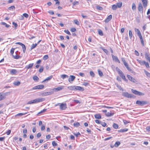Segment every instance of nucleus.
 Returning <instances> with one entry per match:
<instances>
[{"mask_svg":"<svg viewBox=\"0 0 150 150\" xmlns=\"http://www.w3.org/2000/svg\"><path fill=\"white\" fill-rule=\"evenodd\" d=\"M83 85L84 86H87L88 85H89V83H86V82H84L83 83Z\"/></svg>","mask_w":150,"mask_h":150,"instance_id":"53","label":"nucleus"},{"mask_svg":"<svg viewBox=\"0 0 150 150\" xmlns=\"http://www.w3.org/2000/svg\"><path fill=\"white\" fill-rule=\"evenodd\" d=\"M45 100L44 98H38L34 100H30L28 101L27 103L28 104H35L44 101Z\"/></svg>","mask_w":150,"mask_h":150,"instance_id":"1","label":"nucleus"},{"mask_svg":"<svg viewBox=\"0 0 150 150\" xmlns=\"http://www.w3.org/2000/svg\"><path fill=\"white\" fill-rule=\"evenodd\" d=\"M125 67L128 71H131L132 70V69H131L129 67L128 64L127 65V66H126Z\"/></svg>","mask_w":150,"mask_h":150,"instance_id":"60","label":"nucleus"},{"mask_svg":"<svg viewBox=\"0 0 150 150\" xmlns=\"http://www.w3.org/2000/svg\"><path fill=\"white\" fill-rule=\"evenodd\" d=\"M74 126L76 127H78L80 125V123L78 122H76L74 123Z\"/></svg>","mask_w":150,"mask_h":150,"instance_id":"29","label":"nucleus"},{"mask_svg":"<svg viewBox=\"0 0 150 150\" xmlns=\"http://www.w3.org/2000/svg\"><path fill=\"white\" fill-rule=\"evenodd\" d=\"M134 30L136 33L137 34L139 38H142L141 33L139 29L135 28Z\"/></svg>","mask_w":150,"mask_h":150,"instance_id":"10","label":"nucleus"},{"mask_svg":"<svg viewBox=\"0 0 150 150\" xmlns=\"http://www.w3.org/2000/svg\"><path fill=\"white\" fill-rule=\"evenodd\" d=\"M140 39L142 45L143 46H144V43L146 42L145 40L144 39V38H140Z\"/></svg>","mask_w":150,"mask_h":150,"instance_id":"21","label":"nucleus"},{"mask_svg":"<svg viewBox=\"0 0 150 150\" xmlns=\"http://www.w3.org/2000/svg\"><path fill=\"white\" fill-rule=\"evenodd\" d=\"M114 113H111L110 112H108L106 113V115L108 117H110L112 116L113 115Z\"/></svg>","mask_w":150,"mask_h":150,"instance_id":"27","label":"nucleus"},{"mask_svg":"<svg viewBox=\"0 0 150 150\" xmlns=\"http://www.w3.org/2000/svg\"><path fill=\"white\" fill-rule=\"evenodd\" d=\"M139 11L140 12L142 13L143 12V8L141 3H139L138 7Z\"/></svg>","mask_w":150,"mask_h":150,"instance_id":"11","label":"nucleus"},{"mask_svg":"<svg viewBox=\"0 0 150 150\" xmlns=\"http://www.w3.org/2000/svg\"><path fill=\"white\" fill-rule=\"evenodd\" d=\"M64 31L66 33H67L68 34H69V35L70 34V33L69 31L68 30H64Z\"/></svg>","mask_w":150,"mask_h":150,"instance_id":"61","label":"nucleus"},{"mask_svg":"<svg viewBox=\"0 0 150 150\" xmlns=\"http://www.w3.org/2000/svg\"><path fill=\"white\" fill-rule=\"evenodd\" d=\"M127 76L128 79L131 81L133 83H135L137 82V81L134 78L132 77L129 75L127 74Z\"/></svg>","mask_w":150,"mask_h":150,"instance_id":"7","label":"nucleus"},{"mask_svg":"<svg viewBox=\"0 0 150 150\" xmlns=\"http://www.w3.org/2000/svg\"><path fill=\"white\" fill-rule=\"evenodd\" d=\"M143 3V6L144 7H146L147 6V0H142Z\"/></svg>","mask_w":150,"mask_h":150,"instance_id":"20","label":"nucleus"},{"mask_svg":"<svg viewBox=\"0 0 150 150\" xmlns=\"http://www.w3.org/2000/svg\"><path fill=\"white\" fill-rule=\"evenodd\" d=\"M26 113H18L17 114H16L15 116H21L22 115H25Z\"/></svg>","mask_w":150,"mask_h":150,"instance_id":"38","label":"nucleus"},{"mask_svg":"<svg viewBox=\"0 0 150 150\" xmlns=\"http://www.w3.org/2000/svg\"><path fill=\"white\" fill-rule=\"evenodd\" d=\"M75 86H71L68 87V88L71 90H75Z\"/></svg>","mask_w":150,"mask_h":150,"instance_id":"31","label":"nucleus"},{"mask_svg":"<svg viewBox=\"0 0 150 150\" xmlns=\"http://www.w3.org/2000/svg\"><path fill=\"white\" fill-rule=\"evenodd\" d=\"M113 127L116 129H117L118 127V125L116 123H114L113 125Z\"/></svg>","mask_w":150,"mask_h":150,"instance_id":"40","label":"nucleus"},{"mask_svg":"<svg viewBox=\"0 0 150 150\" xmlns=\"http://www.w3.org/2000/svg\"><path fill=\"white\" fill-rule=\"evenodd\" d=\"M44 68L42 66L40 67L39 69V72L40 73H42L43 70Z\"/></svg>","mask_w":150,"mask_h":150,"instance_id":"44","label":"nucleus"},{"mask_svg":"<svg viewBox=\"0 0 150 150\" xmlns=\"http://www.w3.org/2000/svg\"><path fill=\"white\" fill-rule=\"evenodd\" d=\"M123 122H124V123L125 124V125H126L127 124V123H128L129 122L127 121V120H123Z\"/></svg>","mask_w":150,"mask_h":150,"instance_id":"63","label":"nucleus"},{"mask_svg":"<svg viewBox=\"0 0 150 150\" xmlns=\"http://www.w3.org/2000/svg\"><path fill=\"white\" fill-rule=\"evenodd\" d=\"M47 110V109H43L40 112H39L38 113V114H39L40 113H42L45 112Z\"/></svg>","mask_w":150,"mask_h":150,"instance_id":"47","label":"nucleus"},{"mask_svg":"<svg viewBox=\"0 0 150 150\" xmlns=\"http://www.w3.org/2000/svg\"><path fill=\"white\" fill-rule=\"evenodd\" d=\"M41 136V134L40 133H39L37 134V137L38 138H39Z\"/></svg>","mask_w":150,"mask_h":150,"instance_id":"64","label":"nucleus"},{"mask_svg":"<svg viewBox=\"0 0 150 150\" xmlns=\"http://www.w3.org/2000/svg\"><path fill=\"white\" fill-rule=\"evenodd\" d=\"M98 74L100 76H103V72L100 70H98Z\"/></svg>","mask_w":150,"mask_h":150,"instance_id":"36","label":"nucleus"},{"mask_svg":"<svg viewBox=\"0 0 150 150\" xmlns=\"http://www.w3.org/2000/svg\"><path fill=\"white\" fill-rule=\"evenodd\" d=\"M13 84L14 85L16 86H18L20 85L21 84V82L20 81H14Z\"/></svg>","mask_w":150,"mask_h":150,"instance_id":"24","label":"nucleus"},{"mask_svg":"<svg viewBox=\"0 0 150 150\" xmlns=\"http://www.w3.org/2000/svg\"><path fill=\"white\" fill-rule=\"evenodd\" d=\"M127 130H128V129H127L125 128L124 129H121L120 130V132H124L127 131Z\"/></svg>","mask_w":150,"mask_h":150,"instance_id":"46","label":"nucleus"},{"mask_svg":"<svg viewBox=\"0 0 150 150\" xmlns=\"http://www.w3.org/2000/svg\"><path fill=\"white\" fill-rule=\"evenodd\" d=\"M100 124H101L104 127L106 125V123L105 122H101V123Z\"/></svg>","mask_w":150,"mask_h":150,"instance_id":"62","label":"nucleus"},{"mask_svg":"<svg viewBox=\"0 0 150 150\" xmlns=\"http://www.w3.org/2000/svg\"><path fill=\"white\" fill-rule=\"evenodd\" d=\"M74 22L75 23L78 25H79V22L77 21L76 20H75L74 21Z\"/></svg>","mask_w":150,"mask_h":150,"instance_id":"52","label":"nucleus"},{"mask_svg":"<svg viewBox=\"0 0 150 150\" xmlns=\"http://www.w3.org/2000/svg\"><path fill=\"white\" fill-rule=\"evenodd\" d=\"M98 32L99 35L102 36L103 35V33L102 31L100 29H98Z\"/></svg>","mask_w":150,"mask_h":150,"instance_id":"37","label":"nucleus"},{"mask_svg":"<svg viewBox=\"0 0 150 150\" xmlns=\"http://www.w3.org/2000/svg\"><path fill=\"white\" fill-rule=\"evenodd\" d=\"M121 60H122V61L123 63L124 64V65L125 66V67L126 66H127V65L128 64L126 62V61L125 60L124 58H122Z\"/></svg>","mask_w":150,"mask_h":150,"instance_id":"26","label":"nucleus"},{"mask_svg":"<svg viewBox=\"0 0 150 150\" xmlns=\"http://www.w3.org/2000/svg\"><path fill=\"white\" fill-rule=\"evenodd\" d=\"M115 5H116L117 8H120L122 6V3L121 2L118 3H116V4Z\"/></svg>","mask_w":150,"mask_h":150,"instance_id":"25","label":"nucleus"},{"mask_svg":"<svg viewBox=\"0 0 150 150\" xmlns=\"http://www.w3.org/2000/svg\"><path fill=\"white\" fill-rule=\"evenodd\" d=\"M33 79L35 81H38L39 79L38 77L36 76H34L33 77Z\"/></svg>","mask_w":150,"mask_h":150,"instance_id":"35","label":"nucleus"},{"mask_svg":"<svg viewBox=\"0 0 150 150\" xmlns=\"http://www.w3.org/2000/svg\"><path fill=\"white\" fill-rule=\"evenodd\" d=\"M48 58V56L47 55H46L44 56L43 57V59L44 60H46Z\"/></svg>","mask_w":150,"mask_h":150,"instance_id":"48","label":"nucleus"},{"mask_svg":"<svg viewBox=\"0 0 150 150\" xmlns=\"http://www.w3.org/2000/svg\"><path fill=\"white\" fill-rule=\"evenodd\" d=\"M70 30L71 32H75L76 30L75 28H71Z\"/></svg>","mask_w":150,"mask_h":150,"instance_id":"54","label":"nucleus"},{"mask_svg":"<svg viewBox=\"0 0 150 150\" xmlns=\"http://www.w3.org/2000/svg\"><path fill=\"white\" fill-rule=\"evenodd\" d=\"M129 36L130 38H132V32L131 30H129Z\"/></svg>","mask_w":150,"mask_h":150,"instance_id":"51","label":"nucleus"},{"mask_svg":"<svg viewBox=\"0 0 150 150\" xmlns=\"http://www.w3.org/2000/svg\"><path fill=\"white\" fill-rule=\"evenodd\" d=\"M136 103L139 106H143L144 105L148 104V102L146 101H141L138 100L136 101Z\"/></svg>","mask_w":150,"mask_h":150,"instance_id":"3","label":"nucleus"},{"mask_svg":"<svg viewBox=\"0 0 150 150\" xmlns=\"http://www.w3.org/2000/svg\"><path fill=\"white\" fill-rule=\"evenodd\" d=\"M145 61H142L141 60H139V62L140 63L141 65L144 64L145 63Z\"/></svg>","mask_w":150,"mask_h":150,"instance_id":"57","label":"nucleus"},{"mask_svg":"<svg viewBox=\"0 0 150 150\" xmlns=\"http://www.w3.org/2000/svg\"><path fill=\"white\" fill-rule=\"evenodd\" d=\"M37 45L36 43L32 44L31 46L30 50H32L35 48Z\"/></svg>","mask_w":150,"mask_h":150,"instance_id":"28","label":"nucleus"},{"mask_svg":"<svg viewBox=\"0 0 150 150\" xmlns=\"http://www.w3.org/2000/svg\"><path fill=\"white\" fill-rule=\"evenodd\" d=\"M10 73L12 74H14L17 73V71L16 69H13L10 71Z\"/></svg>","mask_w":150,"mask_h":150,"instance_id":"22","label":"nucleus"},{"mask_svg":"<svg viewBox=\"0 0 150 150\" xmlns=\"http://www.w3.org/2000/svg\"><path fill=\"white\" fill-rule=\"evenodd\" d=\"M117 7L115 4H114L112 5V9L113 10H115L117 9Z\"/></svg>","mask_w":150,"mask_h":150,"instance_id":"39","label":"nucleus"},{"mask_svg":"<svg viewBox=\"0 0 150 150\" xmlns=\"http://www.w3.org/2000/svg\"><path fill=\"white\" fill-rule=\"evenodd\" d=\"M15 7L14 6H12L8 8V9L10 10H13L15 9Z\"/></svg>","mask_w":150,"mask_h":150,"instance_id":"50","label":"nucleus"},{"mask_svg":"<svg viewBox=\"0 0 150 150\" xmlns=\"http://www.w3.org/2000/svg\"><path fill=\"white\" fill-rule=\"evenodd\" d=\"M112 56L113 60L116 62H118L119 63H120V61L117 56H115L112 54Z\"/></svg>","mask_w":150,"mask_h":150,"instance_id":"12","label":"nucleus"},{"mask_svg":"<svg viewBox=\"0 0 150 150\" xmlns=\"http://www.w3.org/2000/svg\"><path fill=\"white\" fill-rule=\"evenodd\" d=\"M60 109L61 110H65L67 108V105L66 103H61L60 105Z\"/></svg>","mask_w":150,"mask_h":150,"instance_id":"9","label":"nucleus"},{"mask_svg":"<svg viewBox=\"0 0 150 150\" xmlns=\"http://www.w3.org/2000/svg\"><path fill=\"white\" fill-rule=\"evenodd\" d=\"M132 8L133 11L135 10L136 9V6L134 3H133L132 4Z\"/></svg>","mask_w":150,"mask_h":150,"instance_id":"34","label":"nucleus"},{"mask_svg":"<svg viewBox=\"0 0 150 150\" xmlns=\"http://www.w3.org/2000/svg\"><path fill=\"white\" fill-rule=\"evenodd\" d=\"M11 130H8L6 132V134H7V135H9L10 133H11Z\"/></svg>","mask_w":150,"mask_h":150,"instance_id":"56","label":"nucleus"},{"mask_svg":"<svg viewBox=\"0 0 150 150\" xmlns=\"http://www.w3.org/2000/svg\"><path fill=\"white\" fill-rule=\"evenodd\" d=\"M52 77V76H49V77H47L46 79H45L44 81H43L42 82V83L46 81H48L50 80Z\"/></svg>","mask_w":150,"mask_h":150,"instance_id":"23","label":"nucleus"},{"mask_svg":"<svg viewBox=\"0 0 150 150\" xmlns=\"http://www.w3.org/2000/svg\"><path fill=\"white\" fill-rule=\"evenodd\" d=\"M145 57L146 59L148 60L149 61V62L150 63V55L148 53H146L145 54Z\"/></svg>","mask_w":150,"mask_h":150,"instance_id":"18","label":"nucleus"},{"mask_svg":"<svg viewBox=\"0 0 150 150\" xmlns=\"http://www.w3.org/2000/svg\"><path fill=\"white\" fill-rule=\"evenodd\" d=\"M22 47V48L23 49V52L25 53V50L26 49V47L25 45L23 44L21 46Z\"/></svg>","mask_w":150,"mask_h":150,"instance_id":"32","label":"nucleus"},{"mask_svg":"<svg viewBox=\"0 0 150 150\" xmlns=\"http://www.w3.org/2000/svg\"><path fill=\"white\" fill-rule=\"evenodd\" d=\"M95 122L96 123L98 124H100L101 123V122L98 120H96Z\"/></svg>","mask_w":150,"mask_h":150,"instance_id":"58","label":"nucleus"},{"mask_svg":"<svg viewBox=\"0 0 150 150\" xmlns=\"http://www.w3.org/2000/svg\"><path fill=\"white\" fill-rule=\"evenodd\" d=\"M122 96L128 98H132L134 97V96L132 94H129L127 92H124L122 93Z\"/></svg>","mask_w":150,"mask_h":150,"instance_id":"5","label":"nucleus"},{"mask_svg":"<svg viewBox=\"0 0 150 150\" xmlns=\"http://www.w3.org/2000/svg\"><path fill=\"white\" fill-rule=\"evenodd\" d=\"M144 72L146 75L148 77H150V73L146 71H145Z\"/></svg>","mask_w":150,"mask_h":150,"instance_id":"43","label":"nucleus"},{"mask_svg":"<svg viewBox=\"0 0 150 150\" xmlns=\"http://www.w3.org/2000/svg\"><path fill=\"white\" fill-rule=\"evenodd\" d=\"M53 93V91H52L50 92H45L43 93V95L44 96H47V95L52 94Z\"/></svg>","mask_w":150,"mask_h":150,"instance_id":"17","label":"nucleus"},{"mask_svg":"<svg viewBox=\"0 0 150 150\" xmlns=\"http://www.w3.org/2000/svg\"><path fill=\"white\" fill-rule=\"evenodd\" d=\"M52 145L53 146H56L57 145V144L55 141H52Z\"/></svg>","mask_w":150,"mask_h":150,"instance_id":"49","label":"nucleus"},{"mask_svg":"<svg viewBox=\"0 0 150 150\" xmlns=\"http://www.w3.org/2000/svg\"><path fill=\"white\" fill-rule=\"evenodd\" d=\"M96 8L99 10H102L103 9V8L99 6L98 5H97L96 6Z\"/></svg>","mask_w":150,"mask_h":150,"instance_id":"41","label":"nucleus"},{"mask_svg":"<svg viewBox=\"0 0 150 150\" xmlns=\"http://www.w3.org/2000/svg\"><path fill=\"white\" fill-rule=\"evenodd\" d=\"M64 88V87L63 86L58 87L57 88H53L51 90L53 91V93L54 92H57L58 91H60Z\"/></svg>","mask_w":150,"mask_h":150,"instance_id":"6","label":"nucleus"},{"mask_svg":"<svg viewBox=\"0 0 150 150\" xmlns=\"http://www.w3.org/2000/svg\"><path fill=\"white\" fill-rule=\"evenodd\" d=\"M132 92L134 94L139 96H144V94L141 92L136 91L133 89H131Z\"/></svg>","mask_w":150,"mask_h":150,"instance_id":"4","label":"nucleus"},{"mask_svg":"<svg viewBox=\"0 0 150 150\" xmlns=\"http://www.w3.org/2000/svg\"><path fill=\"white\" fill-rule=\"evenodd\" d=\"M100 48L102 50H103V51L105 53H106V54H107L108 53V51L107 50H106V49H104L103 47H100Z\"/></svg>","mask_w":150,"mask_h":150,"instance_id":"45","label":"nucleus"},{"mask_svg":"<svg viewBox=\"0 0 150 150\" xmlns=\"http://www.w3.org/2000/svg\"><path fill=\"white\" fill-rule=\"evenodd\" d=\"M90 75L92 77H94L95 76V74L93 71H91L90 72Z\"/></svg>","mask_w":150,"mask_h":150,"instance_id":"42","label":"nucleus"},{"mask_svg":"<svg viewBox=\"0 0 150 150\" xmlns=\"http://www.w3.org/2000/svg\"><path fill=\"white\" fill-rule=\"evenodd\" d=\"M120 144V143L119 141L116 142L114 144V146L115 147H117Z\"/></svg>","mask_w":150,"mask_h":150,"instance_id":"33","label":"nucleus"},{"mask_svg":"<svg viewBox=\"0 0 150 150\" xmlns=\"http://www.w3.org/2000/svg\"><path fill=\"white\" fill-rule=\"evenodd\" d=\"M112 18V15H110L105 20V23H108L109 21H110Z\"/></svg>","mask_w":150,"mask_h":150,"instance_id":"16","label":"nucleus"},{"mask_svg":"<svg viewBox=\"0 0 150 150\" xmlns=\"http://www.w3.org/2000/svg\"><path fill=\"white\" fill-rule=\"evenodd\" d=\"M23 16L26 18H27L28 17V15L26 13H24L23 14Z\"/></svg>","mask_w":150,"mask_h":150,"instance_id":"59","label":"nucleus"},{"mask_svg":"<svg viewBox=\"0 0 150 150\" xmlns=\"http://www.w3.org/2000/svg\"><path fill=\"white\" fill-rule=\"evenodd\" d=\"M61 76L63 79H64L65 78H67L69 77V76L68 75L65 74H62L61 75Z\"/></svg>","mask_w":150,"mask_h":150,"instance_id":"30","label":"nucleus"},{"mask_svg":"<svg viewBox=\"0 0 150 150\" xmlns=\"http://www.w3.org/2000/svg\"><path fill=\"white\" fill-rule=\"evenodd\" d=\"M44 87V86L43 85H39L34 86L33 88V89H40L43 88Z\"/></svg>","mask_w":150,"mask_h":150,"instance_id":"8","label":"nucleus"},{"mask_svg":"<svg viewBox=\"0 0 150 150\" xmlns=\"http://www.w3.org/2000/svg\"><path fill=\"white\" fill-rule=\"evenodd\" d=\"M70 77L68 79V81L70 83L73 81L75 79V76L73 75H70Z\"/></svg>","mask_w":150,"mask_h":150,"instance_id":"15","label":"nucleus"},{"mask_svg":"<svg viewBox=\"0 0 150 150\" xmlns=\"http://www.w3.org/2000/svg\"><path fill=\"white\" fill-rule=\"evenodd\" d=\"M95 118L96 119H100L101 118V116L100 114H96L94 115Z\"/></svg>","mask_w":150,"mask_h":150,"instance_id":"19","label":"nucleus"},{"mask_svg":"<svg viewBox=\"0 0 150 150\" xmlns=\"http://www.w3.org/2000/svg\"><path fill=\"white\" fill-rule=\"evenodd\" d=\"M117 71L119 75L122 79L125 81L127 82L128 80L126 79L125 76L122 71L119 69H118Z\"/></svg>","mask_w":150,"mask_h":150,"instance_id":"2","label":"nucleus"},{"mask_svg":"<svg viewBox=\"0 0 150 150\" xmlns=\"http://www.w3.org/2000/svg\"><path fill=\"white\" fill-rule=\"evenodd\" d=\"M34 64L33 63L30 64L28 65H26L25 67V69H28L31 68L33 66Z\"/></svg>","mask_w":150,"mask_h":150,"instance_id":"14","label":"nucleus"},{"mask_svg":"<svg viewBox=\"0 0 150 150\" xmlns=\"http://www.w3.org/2000/svg\"><path fill=\"white\" fill-rule=\"evenodd\" d=\"M144 64L145 65L147 68H148L149 67V63L148 62H145V63Z\"/></svg>","mask_w":150,"mask_h":150,"instance_id":"55","label":"nucleus"},{"mask_svg":"<svg viewBox=\"0 0 150 150\" xmlns=\"http://www.w3.org/2000/svg\"><path fill=\"white\" fill-rule=\"evenodd\" d=\"M75 90H79L81 91H83L84 90V89L83 88L78 86H75Z\"/></svg>","mask_w":150,"mask_h":150,"instance_id":"13","label":"nucleus"}]
</instances>
